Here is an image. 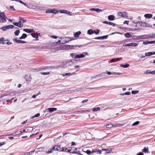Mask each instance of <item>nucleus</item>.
Here are the masks:
<instances>
[{
	"instance_id": "nucleus-43",
	"label": "nucleus",
	"mask_w": 155,
	"mask_h": 155,
	"mask_svg": "<svg viewBox=\"0 0 155 155\" xmlns=\"http://www.w3.org/2000/svg\"><path fill=\"white\" fill-rule=\"evenodd\" d=\"M132 25L133 26L137 27L138 26L137 22H133L132 23Z\"/></svg>"
},
{
	"instance_id": "nucleus-34",
	"label": "nucleus",
	"mask_w": 155,
	"mask_h": 155,
	"mask_svg": "<svg viewBox=\"0 0 155 155\" xmlns=\"http://www.w3.org/2000/svg\"><path fill=\"white\" fill-rule=\"evenodd\" d=\"M13 40L15 41L16 43H21V40H18L16 38H14L13 39Z\"/></svg>"
},
{
	"instance_id": "nucleus-3",
	"label": "nucleus",
	"mask_w": 155,
	"mask_h": 155,
	"mask_svg": "<svg viewBox=\"0 0 155 155\" xmlns=\"http://www.w3.org/2000/svg\"><path fill=\"white\" fill-rule=\"evenodd\" d=\"M60 39L61 40L62 42L61 43L62 44H64L74 40L73 38H71L70 37H62L60 38Z\"/></svg>"
},
{
	"instance_id": "nucleus-23",
	"label": "nucleus",
	"mask_w": 155,
	"mask_h": 155,
	"mask_svg": "<svg viewBox=\"0 0 155 155\" xmlns=\"http://www.w3.org/2000/svg\"><path fill=\"white\" fill-rule=\"evenodd\" d=\"M13 24L19 27L20 28H21L23 26V25L22 24H20V25H18V22H14L13 23Z\"/></svg>"
},
{
	"instance_id": "nucleus-12",
	"label": "nucleus",
	"mask_w": 155,
	"mask_h": 155,
	"mask_svg": "<svg viewBox=\"0 0 155 155\" xmlns=\"http://www.w3.org/2000/svg\"><path fill=\"white\" fill-rule=\"evenodd\" d=\"M25 78L27 82H30L31 79V78L30 75H25Z\"/></svg>"
},
{
	"instance_id": "nucleus-29",
	"label": "nucleus",
	"mask_w": 155,
	"mask_h": 155,
	"mask_svg": "<svg viewBox=\"0 0 155 155\" xmlns=\"http://www.w3.org/2000/svg\"><path fill=\"white\" fill-rule=\"evenodd\" d=\"M95 152H98L99 154H101L102 153L101 150L99 149H96L92 151V153H94Z\"/></svg>"
},
{
	"instance_id": "nucleus-18",
	"label": "nucleus",
	"mask_w": 155,
	"mask_h": 155,
	"mask_svg": "<svg viewBox=\"0 0 155 155\" xmlns=\"http://www.w3.org/2000/svg\"><path fill=\"white\" fill-rule=\"evenodd\" d=\"M145 22L142 21H138L137 25L138 26H143L144 27Z\"/></svg>"
},
{
	"instance_id": "nucleus-35",
	"label": "nucleus",
	"mask_w": 155,
	"mask_h": 155,
	"mask_svg": "<svg viewBox=\"0 0 155 155\" xmlns=\"http://www.w3.org/2000/svg\"><path fill=\"white\" fill-rule=\"evenodd\" d=\"M35 151V150L31 151L30 152H26L24 153V155H31Z\"/></svg>"
},
{
	"instance_id": "nucleus-13",
	"label": "nucleus",
	"mask_w": 155,
	"mask_h": 155,
	"mask_svg": "<svg viewBox=\"0 0 155 155\" xmlns=\"http://www.w3.org/2000/svg\"><path fill=\"white\" fill-rule=\"evenodd\" d=\"M59 11L61 13H65L66 14H68V15H71L70 14V13H71V12H70L66 10H60Z\"/></svg>"
},
{
	"instance_id": "nucleus-59",
	"label": "nucleus",
	"mask_w": 155,
	"mask_h": 155,
	"mask_svg": "<svg viewBox=\"0 0 155 155\" xmlns=\"http://www.w3.org/2000/svg\"><path fill=\"white\" fill-rule=\"evenodd\" d=\"M16 135V133H12L10 134H7L6 135V136H15Z\"/></svg>"
},
{
	"instance_id": "nucleus-49",
	"label": "nucleus",
	"mask_w": 155,
	"mask_h": 155,
	"mask_svg": "<svg viewBox=\"0 0 155 155\" xmlns=\"http://www.w3.org/2000/svg\"><path fill=\"white\" fill-rule=\"evenodd\" d=\"M140 123V122L139 121H137L134 123H133V124H132V126H137V125Z\"/></svg>"
},
{
	"instance_id": "nucleus-5",
	"label": "nucleus",
	"mask_w": 155,
	"mask_h": 155,
	"mask_svg": "<svg viewBox=\"0 0 155 155\" xmlns=\"http://www.w3.org/2000/svg\"><path fill=\"white\" fill-rule=\"evenodd\" d=\"M67 152L70 153H75L77 150V148L74 147H68Z\"/></svg>"
},
{
	"instance_id": "nucleus-41",
	"label": "nucleus",
	"mask_w": 155,
	"mask_h": 155,
	"mask_svg": "<svg viewBox=\"0 0 155 155\" xmlns=\"http://www.w3.org/2000/svg\"><path fill=\"white\" fill-rule=\"evenodd\" d=\"M26 132H27V131H32L33 130V129L31 127H28L26 129Z\"/></svg>"
},
{
	"instance_id": "nucleus-39",
	"label": "nucleus",
	"mask_w": 155,
	"mask_h": 155,
	"mask_svg": "<svg viewBox=\"0 0 155 155\" xmlns=\"http://www.w3.org/2000/svg\"><path fill=\"white\" fill-rule=\"evenodd\" d=\"M40 115V114L39 113H37L35 114L34 116H31V119H33L35 117H38Z\"/></svg>"
},
{
	"instance_id": "nucleus-37",
	"label": "nucleus",
	"mask_w": 155,
	"mask_h": 155,
	"mask_svg": "<svg viewBox=\"0 0 155 155\" xmlns=\"http://www.w3.org/2000/svg\"><path fill=\"white\" fill-rule=\"evenodd\" d=\"M19 19L23 23H24L27 21V20L26 19H24V18L22 17H19Z\"/></svg>"
},
{
	"instance_id": "nucleus-47",
	"label": "nucleus",
	"mask_w": 155,
	"mask_h": 155,
	"mask_svg": "<svg viewBox=\"0 0 155 155\" xmlns=\"http://www.w3.org/2000/svg\"><path fill=\"white\" fill-rule=\"evenodd\" d=\"M20 32V31L19 30H17L15 32L14 34L16 36H18L19 35V33Z\"/></svg>"
},
{
	"instance_id": "nucleus-8",
	"label": "nucleus",
	"mask_w": 155,
	"mask_h": 155,
	"mask_svg": "<svg viewBox=\"0 0 155 155\" xmlns=\"http://www.w3.org/2000/svg\"><path fill=\"white\" fill-rule=\"evenodd\" d=\"M118 15L119 16L124 18H126L127 17V14L126 12H119L118 13Z\"/></svg>"
},
{
	"instance_id": "nucleus-25",
	"label": "nucleus",
	"mask_w": 155,
	"mask_h": 155,
	"mask_svg": "<svg viewBox=\"0 0 155 155\" xmlns=\"http://www.w3.org/2000/svg\"><path fill=\"white\" fill-rule=\"evenodd\" d=\"M81 32L80 31L75 32L74 35V37H78L79 35L81 34Z\"/></svg>"
},
{
	"instance_id": "nucleus-64",
	"label": "nucleus",
	"mask_w": 155,
	"mask_h": 155,
	"mask_svg": "<svg viewBox=\"0 0 155 155\" xmlns=\"http://www.w3.org/2000/svg\"><path fill=\"white\" fill-rule=\"evenodd\" d=\"M22 133V132L21 131H20L19 132H18V131H16V132L15 133L16 134V135H18L20 134H21Z\"/></svg>"
},
{
	"instance_id": "nucleus-56",
	"label": "nucleus",
	"mask_w": 155,
	"mask_h": 155,
	"mask_svg": "<svg viewBox=\"0 0 155 155\" xmlns=\"http://www.w3.org/2000/svg\"><path fill=\"white\" fill-rule=\"evenodd\" d=\"M152 25H150L149 24L147 23L146 22H145V24L144 27H151Z\"/></svg>"
},
{
	"instance_id": "nucleus-11",
	"label": "nucleus",
	"mask_w": 155,
	"mask_h": 155,
	"mask_svg": "<svg viewBox=\"0 0 155 155\" xmlns=\"http://www.w3.org/2000/svg\"><path fill=\"white\" fill-rule=\"evenodd\" d=\"M46 110H48V112L52 113L54 111H56V110H57V108H56L54 107H50L47 108Z\"/></svg>"
},
{
	"instance_id": "nucleus-10",
	"label": "nucleus",
	"mask_w": 155,
	"mask_h": 155,
	"mask_svg": "<svg viewBox=\"0 0 155 155\" xmlns=\"http://www.w3.org/2000/svg\"><path fill=\"white\" fill-rule=\"evenodd\" d=\"M119 28L120 29H123L124 30H125V29H127L128 31H134L137 30H139V28H122V27H119Z\"/></svg>"
},
{
	"instance_id": "nucleus-42",
	"label": "nucleus",
	"mask_w": 155,
	"mask_h": 155,
	"mask_svg": "<svg viewBox=\"0 0 155 155\" xmlns=\"http://www.w3.org/2000/svg\"><path fill=\"white\" fill-rule=\"evenodd\" d=\"M138 45V44L137 43H130V46L136 47Z\"/></svg>"
},
{
	"instance_id": "nucleus-31",
	"label": "nucleus",
	"mask_w": 155,
	"mask_h": 155,
	"mask_svg": "<svg viewBox=\"0 0 155 155\" xmlns=\"http://www.w3.org/2000/svg\"><path fill=\"white\" fill-rule=\"evenodd\" d=\"M31 35L33 37L36 38H37L38 37V34L31 33Z\"/></svg>"
},
{
	"instance_id": "nucleus-55",
	"label": "nucleus",
	"mask_w": 155,
	"mask_h": 155,
	"mask_svg": "<svg viewBox=\"0 0 155 155\" xmlns=\"http://www.w3.org/2000/svg\"><path fill=\"white\" fill-rule=\"evenodd\" d=\"M85 153H86L87 154L90 155L92 153V151H91L89 150H87L86 151H84Z\"/></svg>"
},
{
	"instance_id": "nucleus-63",
	"label": "nucleus",
	"mask_w": 155,
	"mask_h": 155,
	"mask_svg": "<svg viewBox=\"0 0 155 155\" xmlns=\"http://www.w3.org/2000/svg\"><path fill=\"white\" fill-rule=\"evenodd\" d=\"M41 74L42 75H48L49 74V72H42L41 73Z\"/></svg>"
},
{
	"instance_id": "nucleus-61",
	"label": "nucleus",
	"mask_w": 155,
	"mask_h": 155,
	"mask_svg": "<svg viewBox=\"0 0 155 155\" xmlns=\"http://www.w3.org/2000/svg\"><path fill=\"white\" fill-rule=\"evenodd\" d=\"M75 54L74 53H71L70 54V56L73 58H74V57L75 56Z\"/></svg>"
},
{
	"instance_id": "nucleus-62",
	"label": "nucleus",
	"mask_w": 155,
	"mask_h": 155,
	"mask_svg": "<svg viewBox=\"0 0 155 155\" xmlns=\"http://www.w3.org/2000/svg\"><path fill=\"white\" fill-rule=\"evenodd\" d=\"M52 12H54V13H52L56 14L58 13V11L57 9H52Z\"/></svg>"
},
{
	"instance_id": "nucleus-7",
	"label": "nucleus",
	"mask_w": 155,
	"mask_h": 155,
	"mask_svg": "<svg viewBox=\"0 0 155 155\" xmlns=\"http://www.w3.org/2000/svg\"><path fill=\"white\" fill-rule=\"evenodd\" d=\"M106 75V73L103 72L99 74L96 75L95 77H91V80H93V78H96L104 76Z\"/></svg>"
},
{
	"instance_id": "nucleus-9",
	"label": "nucleus",
	"mask_w": 155,
	"mask_h": 155,
	"mask_svg": "<svg viewBox=\"0 0 155 155\" xmlns=\"http://www.w3.org/2000/svg\"><path fill=\"white\" fill-rule=\"evenodd\" d=\"M108 35L103 36L101 37H97L94 38L95 39L104 40L107 38Z\"/></svg>"
},
{
	"instance_id": "nucleus-32",
	"label": "nucleus",
	"mask_w": 155,
	"mask_h": 155,
	"mask_svg": "<svg viewBox=\"0 0 155 155\" xmlns=\"http://www.w3.org/2000/svg\"><path fill=\"white\" fill-rule=\"evenodd\" d=\"M7 19H8L7 17V18H5V17H3L0 19L1 20H0V21L2 23L5 22H6Z\"/></svg>"
},
{
	"instance_id": "nucleus-38",
	"label": "nucleus",
	"mask_w": 155,
	"mask_h": 155,
	"mask_svg": "<svg viewBox=\"0 0 155 155\" xmlns=\"http://www.w3.org/2000/svg\"><path fill=\"white\" fill-rule=\"evenodd\" d=\"M54 12H52V9H48L46 11V13H53Z\"/></svg>"
},
{
	"instance_id": "nucleus-33",
	"label": "nucleus",
	"mask_w": 155,
	"mask_h": 155,
	"mask_svg": "<svg viewBox=\"0 0 155 155\" xmlns=\"http://www.w3.org/2000/svg\"><path fill=\"white\" fill-rule=\"evenodd\" d=\"M129 66V64H121L120 65V67H122L124 68H127Z\"/></svg>"
},
{
	"instance_id": "nucleus-52",
	"label": "nucleus",
	"mask_w": 155,
	"mask_h": 155,
	"mask_svg": "<svg viewBox=\"0 0 155 155\" xmlns=\"http://www.w3.org/2000/svg\"><path fill=\"white\" fill-rule=\"evenodd\" d=\"M23 31L28 33H30V29L25 28L23 29Z\"/></svg>"
},
{
	"instance_id": "nucleus-48",
	"label": "nucleus",
	"mask_w": 155,
	"mask_h": 155,
	"mask_svg": "<svg viewBox=\"0 0 155 155\" xmlns=\"http://www.w3.org/2000/svg\"><path fill=\"white\" fill-rule=\"evenodd\" d=\"M100 109H101L99 107H95V108H94L93 109L92 111H96L98 110H99Z\"/></svg>"
},
{
	"instance_id": "nucleus-4",
	"label": "nucleus",
	"mask_w": 155,
	"mask_h": 155,
	"mask_svg": "<svg viewBox=\"0 0 155 155\" xmlns=\"http://www.w3.org/2000/svg\"><path fill=\"white\" fill-rule=\"evenodd\" d=\"M86 55H88V53L86 52H83L81 54H77L74 57V59H75L77 58H83Z\"/></svg>"
},
{
	"instance_id": "nucleus-27",
	"label": "nucleus",
	"mask_w": 155,
	"mask_h": 155,
	"mask_svg": "<svg viewBox=\"0 0 155 155\" xmlns=\"http://www.w3.org/2000/svg\"><path fill=\"white\" fill-rule=\"evenodd\" d=\"M75 74V73L73 72V73H66L64 74H62V76H66L67 75L68 76H70L71 75H72L73 74Z\"/></svg>"
},
{
	"instance_id": "nucleus-22",
	"label": "nucleus",
	"mask_w": 155,
	"mask_h": 155,
	"mask_svg": "<svg viewBox=\"0 0 155 155\" xmlns=\"http://www.w3.org/2000/svg\"><path fill=\"white\" fill-rule=\"evenodd\" d=\"M142 151L145 153H150V151L148 150V147H144L143 149L142 150Z\"/></svg>"
},
{
	"instance_id": "nucleus-21",
	"label": "nucleus",
	"mask_w": 155,
	"mask_h": 155,
	"mask_svg": "<svg viewBox=\"0 0 155 155\" xmlns=\"http://www.w3.org/2000/svg\"><path fill=\"white\" fill-rule=\"evenodd\" d=\"M153 15L151 14H147L144 15V17L146 18H150L152 17Z\"/></svg>"
},
{
	"instance_id": "nucleus-54",
	"label": "nucleus",
	"mask_w": 155,
	"mask_h": 155,
	"mask_svg": "<svg viewBox=\"0 0 155 155\" xmlns=\"http://www.w3.org/2000/svg\"><path fill=\"white\" fill-rule=\"evenodd\" d=\"M32 6L31 4H28L26 7H27L29 8H30V9L33 8H32Z\"/></svg>"
},
{
	"instance_id": "nucleus-53",
	"label": "nucleus",
	"mask_w": 155,
	"mask_h": 155,
	"mask_svg": "<svg viewBox=\"0 0 155 155\" xmlns=\"http://www.w3.org/2000/svg\"><path fill=\"white\" fill-rule=\"evenodd\" d=\"M111 150L112 149L110 148H108L107 149H102L101 150L102 151H107L108 150L111 151Z\"/></svg>"
},
{
	"instance_id": "nucleus-2",
	"label": "nucleus",
	"mask_w": 155,
	"mask_h": 155,
	"mask_svg": "<svg viewBox=\"0 0 155 155\" xmlns=\"http://www.w3.org/2000/svg\"><path fill=\"white\" fill-rule=\"evenodd\" d=\"M148 35H138L136 36L135 38L131 39V40H133L148 39L149 37H148Z\"/></svg>"
},
{
	"instance_id": "nucleus-58",
	"label": "nucleus",
	"mask_w": 155,
	"mask_h": 155,
	"mask_svg": "<svg viewBox=\"0 0 155 155\" xmlns=\"http://www.w3.org/2000/svg\"><path fill=\"white\" fill-rule=\"evenodd\" d=\"M122 59V58H114V60H115V62H116V61H118Z\"/></svg>"
},
{
	"instance_id": "nucleus-44",
	"label": "nucleus",
	"mask_w": 155,
	"mask_h": 155,
	"mask_svg": "<svg viewBox=\"0 0 155 155\" xmlns=\"http://www.w3.org/2000/svg\"><path fill=\"white\" fill-rule=\"evenodd\" d=\"M34 48L35 49H45V48H46L44 46H41V47L37 46V47H35Z\"/></svg>"
},
{
	"instance_id": "nucleus-1",
	"label": "nucleus",
	"mask_w": 155,
	"mask_h": 155,
	"mask_svg": "<svg viewBox=\"0 0 155 155\" xmlns=\"http://www.w3.org/2000/svg\"><path fill=\"white\" fill-rule=\"evenodd\" d=\"M74 63V61H70L66 62H63L61 63L62 68H66L68 69H72L73 68L72 66Z\"/></svg>"
},
{
	"instance_id": "nucleus-24",
	"label": "nucleus",
	"mask_w": 155,
	"mask_h": 155,
	"mask_svg": "<svg viewBox=\"0 0 155 155\" xmlns=\"http://www.w3.org/2000/svg\"><path fill=\"white\" fill-rule=\"evenodd\" d=\"M5 17V18H7V17L5 16V13L4 12H0V18Z\"/></svg>"
},
{
	"instance_id": "nucleus-60",
	"label": "nucleus",
	"mask_w": 155,
	"mask_h": 155,
	"mask_svg": "<svg viewBox=\"0 0 155 155\" xmlns=\"http://www.w3.org/2000/svg\"><path fill=\"white\" fill-rule=\"evenodd\" d=\"M57 148H58L57 150H60L61 151V146L60 145H57Z\"/></svg>"
},
{
	"instance_id": "nucleus-19",
	"label": "nucleus",
	"mask_w": 155,
	"mask_h": 155,
	"mask_svg": "<svg viewBox=\"0 0 155 155\" xmlns=\"http://www.w3.org/2000/svg\"><path fill=\"white\" fill-rule=\"evenodd\" d=\"M90 10L91 11H94L97 12H102V10L100 9L99 8H91L90 9Z\"/></svg>"
},
{
	"instance_id": "nucleus-26",
	"label": "nucleus",
	"mask_w": 155,
	"mask_h": 155,
	"mask_svg": "<svg viewBox=\"0 0 155 155\" xmlns=\"http://www.w3.org/2000/svg\"><path fill=\"white\" fill-rule=\"evenodd\" d=\"M27 37V35L25 33H23L22 36L19 38L20 39H22L25 38Z\"/></svg>"
},
{
	"instance_id": "nucleus-15",
	"label": "nucleus",
	"mask_w": 155,
	"mask_h": 155,
	"mask_svg": "<svg viewBox=\"0 0 155 155\" xmlns=\"http://www.w3.org/2000/svg\"><path fill=\"white\" fill-rule=\"evenodd\" d=\"M133 33L132 32H127L125 34L124 36L127 38H129L132 37Z\"/></svg>"
},
{
	"instance_id": "nucleus-51",
	"label": "nucleus",
	"mask_w": 155,
	"mask_h": 155,
	"mask_svg": "<svg viewBox=\"0 0 155 155\" xmlns=\"http://www.w3.org/2000/svg\"><path fill=\"white\" fill-rule=\"evenodd\" d=\"M90 110H80V111H75V112H90Z\"/></svg>"
},
{
	"instance_id": "nucleus-20",
	"label": "nucleus",
	"mask_w": 155,
	"mask_h": 155,
	"mask_svg": "<svg viewBox=\"0 0 155 155\" xmlns=\"http://www.w3.org/2000/svg\"><path fill=\"white\" fill-rule=\"evenodd\" d=\"M115 17L114 15H110L108 16V19L109 21H112L115 19Z\"/></svg>"
},
{
	"instance_id": "nucleus-14",
	"label": "nucleus",
	"mask_w": 155,
	"mask_h": 155,
	"mask_svg": "<svg viewBox=\"0 0 155 155\" xmlns=\"http://www.w3.org/2000/svg\"><path fill=\"white\" fill-rule=\"evenodd\" d=\"M155 54V51L145 53V56H149Z\"/></svg>"
},
{
	"instance_id": "nucleus-57",
	"label": "nucleus",
	"mask_w": 155,
	"mask_h": 155,
	"mask_svg": "<svg viewBox=\"0 0 155 155\" xmlns=\"http://www.w3.org/2000/svg\"><path fill=\"white\" fill-rule=\"evenodd\" d=\"M144 74H151V71L149 70H147L146 71L144 72Z\"/></svg>"
},
{
	"instance_id": "nucleus-16",
	"label": "nucleus",
	"mask_w": 155,
	"mask_h": 155,
	"mask_svg": "<svg viewBox=\"0 0 155 155\" xmlns=\"http://www.w3.org/2000/svg\"><path fill=\"white\" fill-rule=\"evenodd\" d=\"M103 23L105 24L110 25L113 26V27H114L115 25V24L111 22L108 21H104L103 22Z\"/></svg>"
},
{
	"instance_id": "nucleus-50",
	"label": "nucleus",
	"mask_w": 155,
	"mask_h": 155,
	"mask_svg": "<svg viewBox=\"0 0 155 155\" xmlns=\"http://www.w3.org/2000/svg\"><path fill=\"white\" fill-rule=\"evenodd\" d=\"M139 92V91H131V93L132 94H136L138 93Z\"/></svg>"
},
{
	"instance_id": "nucleus-36",
	"label": "nucleus",
	"mask_w": 155,
	"mask_h": 155,
	"mask_svg": "<svg viewBox=\"0 0 155 155\" xmlns=\"http://www.w3.org/2000/svg\"><path fill=\"white\" fill-rule=\"evenodd\" d=\"M6 28H7V29H12L14 27V26L12 25H6Z\"/></svg>"
},
{
	"instance_id": "nucleus-17",
	"label": "nucleus",
	"mask_w": 155,
	"mask_h": 155,
	"mask_svg": "<svg viewBox=\"0 0 155 155\" xmlns=\"http://www.w3.org/2000/svg\"><path fill=\"white\" fill-rule=\"evenodd\" d=\"M60 67L62 68L61 63L59 65L57 66H51L50 67V68L52 69H58Z\"/></svg>"
},
{
	"instance_id": "nucleus-30",
	"label": "nucleus",
	"mask_w": 155,
	"mask_h": 155,
	"mask_svg": "<svg viewBox=\"0 0 155 155\" xmlns=\"http://www.w3.org/2000/svg\"><path fill=\"white\" fill-rule=\"evenodd\" d=\"M18 92L14 91L12 92H10L9 94V96H14L16 95V94L18 93Z\"/></svg>"
},
{
	"instance_id": "nucleus-45",
	"label": "nucleus",
	"mask_w": 155,
	"mask_h": 155,
	"mask_svg": "<svg viewBox=\"0 0 155 155\" xmlns=\"http://www.w3.org/2000/svg\"><path fill=\"white\" fill-rule=\"evenodd\" d=\"M104 87H105L104 86H101V87H88V88H87L88 89L92 90V89H97L99 88H103Z\"/></svg>"
},
{
	"instance_id": "nucleus-6",
	"label": "nucleus",
	"mask_w": 155,
	"mask_h": 155,
	"mask_svg": "<svg viewBox=\"0 0 155 155\" xmlns=\"http://www.w3.org/2000/svg\"><path fill=\"white\" fill-rule=\"evenodd\" d=\"M84 45H66L65 46L67 47V49L69 50L72 49L74 48L78 47V48H81L82 46H84Z\"/></svg>"
},
{
	"instance_id": "nucleus-40",
	"label": "nucleus",
	"mask_w": 155,
	"mask_h": 155,
	"mask_svg": "<svg viewBox=\"0 0 155 155\" xmlns=\"http://www.w3.org/2000/svg\"><path fill=\"white\" fill-rule=\"evenodd\" d=\"M99 31L100 30L98 29H97L96 30H93L94 33L96 35L98 34L99 33Z\"/></svg>"
},
{
	"instance_id": "nucleus-28",
	"label": "nucleus",
	"mask_w": 155,
	"mask_h": 155,
	"mask_svg": "<svg viewBox=\"0 0 155 155\" xmlns=\"http://www.w3.org/2000/svg\"><path fill=\"white\" fill-rule=\"evenodd\" d=\"M94 33L93 30L92 29H90L87 31V34L89 35H91Z\"/></svg>"
},
{
	"instance_id": "nucleus-46",
	"label": "nucleus",
	"mask_w": 155,
	"mask_h": 155,
	"mask_svg": "<svg viewBox=\"0 0 155 155\" xmlns=\"http://www.w3.org/2000/svg\"><path fill=\"white\" fill-rule=\"evenodd\" d=\"M0 29L4 31H5L7 29V28H6V26H4L1 28Z\"/></svg>"
}]
</instances>
